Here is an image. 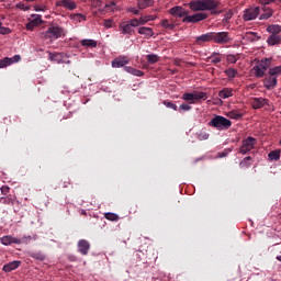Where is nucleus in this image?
I'll list each match as a JSON object with an SVG mask.
<instances>
[{"instance_id": "37", "label": "nucleus", "mask_w": 281, "mask_h": 281, "mask_svg": "<svg viewBox=\"0 0 281 281\" xmlns=\"http://www.w3.org/2000/svg\"><path fill=\"white\" fill-rule=\"evenodd\" d=\"M269 76L272 77H277V76H281V65L280 66H276L274 68H270L269 69Z\"/></svg>"}, {"instance_id": "31", "label": "nucleus", "mask_w": 281, "mask_h": 281, "mask_svg": "<svg viewBox=\"0 0 281 281\" xmlns=\"http://www.w3.org/2000/svg\"><path fill=\"white\" fill-rule=\"evenodd\" d=\"M269 161H280V150H272L268 154Z\"/></svg>"}, {"instance_id": "59", "label": "nucleus", "mask_w": 281, "mask_h": 281, "mask_svg": "<svg viewBox=\"0 0 281 281\" xmlns=\"http://www.w3.org/2000/svg\"><path fill=\"white\" fill-rule=\"evenodd\" d=\"M116 3L115 1H111L110 3L105 4V10H109V8H115Z\"/></svg>"}, {"instance_id": "60", "label": "nucleus", "mask_w": 281, "mask_h": 281, "mask_svg": "<svg viewBox=\"0 0 281 281\" xmlns=\"http://www.w3.org/2000/svg\"><path fill=\"white\" fill-rule=\"evenodd\" d=\"M128 11L132 12V14H135L136 16L139 14V9L131 8Z\"/></svg>"}, {"instance_id": "8", "label": "nucleus", "mask_w": 281, "mask_h": 281, "mask_svg": "<svg viewBox=\"0 0 281 281\" xmlns=\"http://www.w3.org/2000/svg\"><path fill=\"white\" fill-rule=\"evenodd\" d=\"M258 14H260V7L246 9L243 19L244 21H255V19H258Z\"/></svg>"}, {"instance_id": "3", "label": "nucleus", "mask_w": 281, "mask_h": 281, "mask_svg": "<svg viewBox=\"0 0 281 281\" xmlns=\"http://www.w3.org/2000/svg\"><path fill=\"white\" fill-rule=\"evenodd\" d=\"M63 36H65V29L60 26H49L42 33V38H45L46 41H58V38Z\"/></svg>"}, {"instance_id": "64", "label": "nucleus", "mask_w": 281, "mask_h": 281, "mask_svg": "<svg viewBox=\"0 0 281 281\" xmlns=\"http://www.w3.org/2000/svg\"><path fill=\"white\" fill-rule=\"evenodd\" d=\"M78 16H79L80 19H85V15H82V14H78Z\"/></svg>"}, {"instance_id": "34", "label": "nucleus", "mask_w": 281, "mask_h": 281, "mask_svg": "<svg viewBox=\"0 0 281 281\" xmlns=\"http://www.w3.org/2000/svg\"><path fill=\"white\" fill-rule=\"evenodd\" d=\"M30 258H34V260H40L41 262H43V260H45V254L37 251V252H30L29 254Z\"/></svg>"}, {"instance_id": "48", "label": "nucleus", "mask_w": 281, "mask_h": 281, "mask_svg": "<svg viewBox=\"0 0 281 281\" xmlns=\"http://www.w3.org/2000/svg\"><path fill=\"white\" fill-rule=\"evenodd\" d=\"M15 8H18V10H23V12H27V10H30V7L25 5V3L23 2H19Z\"/></svg>"}, {"instance_id": "33", "label": "nucleus", "mask_w": 281, "mask_h": 281, "mask_svg": "<svg viewBox=\"0 0 281 281\" xmlns=\"http://www.w3.org/2000/svg\"><path fill=\"white\" fill-rule=\"evenodd\" d=\"M80 44L82 47H98V42L95 40H81Z\"/></svg>"}, {"instance_id": "22", "label": "nucleus", "mask_w": 281, "mask_h": 281, "mask_svg": "<svg viewBox=\"0 0 281 281\" xmlns=\"http://www.w3.org/2000/svg\"><path fill=\"white\" fill-rule=\"evenodd\" d=\"M138 34L145 36V38H150L151 36H155V32L148 26H143L138 29Z\"/></svg>"}, {"instance_id": "9", "label": "nucleus", "mask_w": 281, "mask_h": 281, "mask_svg": "<svg viewBox=\"0 0 281 281\" xmlns=\"http://www.w3.org/2000/svg\"><path fill=\"white\" fill-rule=\"evenodd\" d=\"M48 60H50L52 63H57V65L69 63L67 61V55H65V53L48 52Z\"/></svg>"}, {"instance_id": "21", "label": "nucleus", "mask_w": 281, "mask_h": 281, "mask_svg": "<svg viewBox=\"0 0 281 281\" xmlns=\"http://www.w3.org/2000/svg\"><path fill=\"white\" fill-rule=\"evenodd\" d=\"M234 95V89L232 88H224L218 92V98L222 100H227V98H232Z\"/></svg>"}, {"instance_id": "49", "label": "nucleus", "mask_w": 281, "mask_h": 281, "mask_svg": "<svg viewBox=\"0 0 281 281\" xmlns=\"http://www.w3.org/2000/svg\"><path fill=\"white\" fill-rule=\"evenodd\" d=\"M12 32V30H10L9 27L2 26V23L0 22V34H10Z\"/></svg>"}, {"instance_id": "58", "label": "nucleus", "mask_w": 281, "mask_h": 281, "mask_svg": "<svg viewBox=\"0 0 281 281\" xmlns=\"http://www.w3.org/2000/svg\"><path fill=\"white\" fill-rule=\"evenodd\" d=\"M1 192L4 195L8 194V192H10V187H5V186L1 187Z\"/></svg>"}, {"instance_id": "20", "label": "nucleus", "mask_w": 281, "mask_h": 281, "mask_svg": "<svg viewBox=\"0 0 281 281\" xmlns=\"http://www.w3.org/2000/svg\"><path fill=\"white\" fill-rule=\"evenodd\" d=\"M138 10H146V8H153L155 0H136Z\"/></svg>"}, {"instance_id": "55", "label": "nucleus", "mask_w": 281, "mask_h": 281, "mask_svg": "<svg viewBox=\"0 0 281 281\" xmlns=\"http://www.w3.org/2000/svg\"><path fill=\"white\" fill-rule=\"evenodd\" d=\"M11 60V65H13V63H19L21 60V55H14L13 57L10 58Z\"/></svg>"}, {"instance_id": "6", "label": "nucleus", "mask_w": 281, "mask_h": 281, "mask_svg": "<svg viewBox=\"0 0 281 281\" xmlns=\"http://www.w3.org/2000/svg\"><path fill=\"white\" fill-rule=\"evenodd\" d=\"M256 144H258V140L255 137L248 136L243 140L239 153H241V155H247V153L254 150Z\"/></svg>"}, {"instance_id": "46", "label": "nucleus", "mask_w": 281, "mask_h": 281, "mask_svg": "<svg viewBox=\"0 0 281 281\" xmlns=\"http://www.w3.org/2000/svg\"><path fill=\"white\" fill-rule=\"evenodd\" d=\"M261 5H271V3H281V0H259Z\"/></svg>"}, {"instance_id": "29", "label": "nucleus", "mask_w": 281, "mask_h": 281, "mask_svg": "<svg viewBox=\"0 0 281 281\" xmlns=\"http://www.w3.org/2000/svg\"><path fill=\"white\" fill-rule=\"evenodd\" d=\"M254 164V158L251 156L245 157L240 162V168H249Z\"/></svg>"}, {"instance_id": "25", "label": "nucleus", "mask_w": 281, "mask_h": 281, "mask_svg": "<svg viewBox=\"0 0 281 281\" xmlns=\"http://www.w3.org/2000/svg\"><path fill=\"white\" fill-rule=\"evenodd\" d=\"M263 12L260 16L259 20L260 21H267V19H271V16H273V10L269 9V8H263Z\"/></svg>"}, {"instance_id": "26", "label": "nucleus", "mask_w": 281, "mask_h": 281, "mask_svg": "<svg viewBox=\"0 0 281 281\" xmlns=\"http://www.w3.org/2000/svg\"><path fill=\"white\" fill-rule=\"evenodd\" d=\"M221 54L218 53H212V55L206 58V63H213L214 65L221 63Z\"/></svg>"}, {"instance_id": "16", "label": "nucleus", "mask_w": 281, "mask_h": 281, "mask_svg": "<svg viewBox=\"0 0 281 281\" xmlns=\"http://www.w3.org/2000/svg\"><path fill=\"white\" fill-rule=\"evenodd\" d=\"M125 65H128V57H126V56H119L112 60V67L114 69H120L121 67H124Z\"/></svg>"}, {"instance_id": "51", "label": "nucleus", "mask_w": 281, "mask_h": 281, "mask_svg": "<svg viewBox=\"0 0 281 281\" xmlns=\"http://www.w3.org/2000/svg\"><path fill=\"white\" fill-rule=\"evenodd\" d=\"M34 19L32 20L36 25H41L43 23V19L41 15H32Z\"/></svg>"}, {"instance_id": "11", "label": "nucleus", "mask_w": 281, "mask_h": 281, "mask_svg": "<svg viewBox=\"0 0 281 281\" xmlns=\"http://www.w3.org/2000/svg\"><path fill=\"white\" fill-rule=\"evenodd\" d=\"M252 109L258 110L263 106H269V99L266 98H252L250 101Z\"/></svg>"}, {"instance_id": "41", "label": "nucleus", "mask_w": 281, "mask_h": 281, "mask_svg": "<svg viewBox=\"0 0 281 281\" xmlns=\"http://www.w3.org/2000/svg\"><path fill=\"white\" fill-rule=\"evenodd\" d=\"M32 240V236H23L22 238H18L16 245H27Z\"/></svg>"}, {"instance_id": "62", "label": "nucleus", "mask_w": 281, "mask_h": 281, "mask_svg": "<svg viewBox=\"0 0 281 281\" xmlns=\"http://www.w3.org/2000/svg\"><path fill=\"white\" fill-rule=\"evenodd\" d=\"M44 10L45 9H43V8L38 7V5L35 7V12H43Z\"/></svg>"}, {"instance_id": "23", "label": "nucleus", "mask_w": 281, "mask_h": 281, "mask_svg": "<svg viewBox=\"0 0 281 281\" xmlns=\"http://www.w3.org/2000/svg\"><path fill=\"white\" fill-rule=\"evenodd\" d=\"M161 27H165V30H175L177 27V24H175V21L165 19L160 22Z\"/></svg>"}, {"instance_id": "17", "label": "nucleus", "mask_w": 281, "mask_h": 281, "mask_svg": "<svg viewBox=\"0 0 281 281\" xmlns=\"http://www.w3.org/2000/svg\"><path fill=\"white\" fill-rule=\"evenodd\" d=\"M59 8H65V10H76L78 4L74 0H61L56 3Z\"/></svg>"}, {"instance_id": "27", "label": "nucleus", "mask_w": 281, "mask_h": 281, "mask_svg": "<svg viewBox=\"0 0 281 281\" xmlns=\"http://www.w3.org/2000/svg\"><path fill=\"white\" fill-rule=\"evenodd\" d=\"M124 69L127 71V74H131L132 76H136L137 78H142V76H144V71L139 69H135L133 67H125Z\"/></svg>"}, {"instance_id": "47", "label": "nucleus", "mask_w": 281, "mask_h": 281, "mask_svg": "<svg viewBox=\"0 0 281 281\" xmlns=\"http://www.w3.org/2000/svg\"><path fill=\"white\" fill-rule=\"evenodd\" d=\"M162 104L167 106V109H172L173 111H178L177 104L170 102V101H164Z\"/></svg>"}, {"instance_id": "54", "label": "nucleus", "mask_w": 281, "mask_h": 281, "mask_svg": "<svg viewBox=\"0 0 281 281\" xmlns=\"http://www.w3.org/2000/svg\"><path fill=\"white\" fill-rule=\"evenodd\" d=\"M257 66H259L265 71H267V69H269V64L267 63V60L259 63Z\"/></svg>"}, {"instance_id": "30", "label": "nucleus", "mask_w": 281, "mask_h": 281, "mask_svg": "<svg viewBox=\"0 0 281 281\" xmlns=\"http://www.w3.org/2000/svg\"><path fill=\"white\" fill-rule=\"evenodd\" d=\"M225 76H227V78H229V80H233V78H236V76H238V69L235 68H227L226 70H224Z\"/></svg>"}, {"instance_id": "14", "label": "nucleus", "mask_w": 281, "mask_h": 281, "mask_svg": "<svg viewBox=\"0 0 281 281\" xmlns=\"http://www.w3.org/2000/svg\"><path fill=\"white\" fill-rule=\"evenodd\" d=\"M90 249H91V245L87 239H80L78 241V251L81 254V256H87Z\"/></svg>"}, {"instance_id": "39", "label": "nucleus", "mask_w": 281, "mask_h": 281, "mask_svg": "<svg viewBox=\"0 0 281 281\" xmlns=\"http://www.w3.org/2000/svg\"><path fill=\"white\" fill-rule=\"evenodd\" d=\"M198 139L200 142H205V139H210V134L207 132H205V131H200L198 133Z\"/></svg>"}, {"instance_id": "61", "label": "nucleus", "mask_w": 281, "mask_h": 281, "mask_svg": "<svg viewBox=\"0 0 281 281\" xmlns=\"http://www.w3.org/2000/svg\"><path fill=\"white\" fill-rule=\"evenodd\" d=\"M145 19L148 21H155V19H157V15H145Z\"/></svg>"}, {"instance_id": "63", "label": "nucleus", "mask_w": 281, "mask_h": 281, "mask_svg": "<svg viewBox=\"0 0 281 281\" xmlns=\"http://www.w3.org/2000/svg\"><path fill=\"white\" fill-rule=\"evenodd\" d=\"M3 201H5V198L0 199V203H3Z\"/></svg>"}, {"instance_id": "50", "label": "nucleus", "mask_w": 281, "mask_h": 281, "mask_svg": "<svg viewBox=\"0 0 281 281\" xmlns=\"http://www.w3.org/2000/svg\"><path fill=\"white\" fill-rule=\"evenodd\" d=\"M132 27H139V20L138 19H132L127 22Z\"/></svg>"}, {"instance_id": "45", "label": "nucleus", "mask_w": 281, "mask_h": 281, "mask_svg": "<svg viewBox=\"0 0 281 281\" xmlns=\"http://www.w3.org/2000/svg\"><path fill=\"white\" fill-rule=\"evenodd\" d=\"M226 60L231 65H236V63H238V58H236V55H232V54L226 56Z\"/></svg>"}, {"instance_id": "13", "label": "nucleus", "mask_w": 281, "mask_h": 281, "mask_svg": "<svg viewBox=\"0 0 281 281\" xmlns=\"http://www.w3.org/2000/svg\"><path fill=\"white\" fill-rule=\"evenodd\" d=\"M119 27L121 34H124L125 36H127V38H131V36H133V34L135 33V30H133L128 22L121 23Z\"/></svg>"}, {"instance_id": "10", "label": "nucleus", "mask_w": 281, "mask_h": 281, "mask_svg": "<svg viewBox=\"0 0 281 281\" xmlns=\"http://www.w3.org/2000/svg\"><path fill=\"white\" fill-rule=\"evenodd\" d=\"M171 16H178V19H186L190 14V11L186 10L182 7H173L169 10Z\"/></svg>"}, {"instance_id": "7", "label": "nucleus", "mask_w": 281, "mask_h": 281, "mask_svg": "<svg viewBox=\"0 0 281 281\" xmlns=\"http://www.w3.org/2000/svg\"><path fill=\"white\" fill-rule=\"evenodd\" d=\"M209 14L205 12H198L193 15H187L182 19V23H201V21H205L209 19Z\"/></svg>"}, {"instance_id": "4", "label": "nucleus", "mask_w": 281, "mask_h": 281, "mask_svg": "<svg viewBox=\"0 0 281 281\" xmlns=\"http://www.w3.org/2000/svg\"><path fill=\"white\" fill-rule=\"evenodd\" d=\"M213 43L216 45H227V43H232L234 38L229 32H212Z\"/></svg>"}, {"instance_id": "44", "label": "nucleus", "mask_w": 281, "mask_h": 281, "mask_svg": "<svg viewBox=\"0 0 281 281\" xmlns=\"http://www.w3.org/2000/svg\"><path fill=\"white\" fill-rule=\"evenodd\" d=\"M233 148L224 149L223 151L217 153L218 159H223V157H227L229 153H232Z\"/></svg>"}, {"instance_id": "18", "label": "nucleus", "mask_w": 281, "mask_h": 281, "mask_svg": "<svg viewBox=\"0 0 281 281\" xmlns=\"http://www.w3.org/2000/svg\"><path fill=\"white\" fill-rule=\"evenodd\" d=\"M20 267H21V261L14 260V261H11V262L4 265L2 267V271H4V273H10L11 271L19 269Z\"/></svg>"}, {"instance_id": "5", "label": "nucleus", "mask_w": 281, "mask_h": 281, "mask_svg": "<svg viewBox=\"0 0 281 281\" xmlns=\"http://www.w3.org/2000/svg\"><path fill=\"white\" fill-rule=\"evenodd\" d=\"M182 99L186 102H189V104H196V101L199 100H206L207 99V93L205 92H186L182 94Z\"/></svg>"}, {"instance_id": "28", "label": "nucleus", "mask_w": 281, "mask_h": 281, "mask_svg": "<svg viewBox=\"0 0 281 281\" xmlns=\"http://www.w3.org/2000/svg\"><path fill=\"white\" fill-rule=\"evenodd\" d=\"M267 32H269V34H271V35L274 34V35L278 36V34H280V32H281V26L278 25V24L269 25V26L267 27Z\"/></svg>"}, {"instance_id": "56", "label": "nucleus", "mask_w": 281, "mask_h": 281, "mask_svg": "<svg viewBox=\"0 0 281 281\" xmlns=\"http://www.w3.org/2000/svg\"><path fill=\"white\" fill-rule=\"evenodd\" d=\"M103 25L104 27H108V29L113 27V20H105Z\"/></svg>"}, {"instance_id": "40", "label": "nucleus", "mask_w": 281, "mask_h": 281, "mask_svg": "<svg viewBox=\"0 0 281 281\" xmlns=\"http://www.w3.org/2000/svg\"><path fill=\"white\" fill-rule=\"evenodd\" d=\"M254 71L256 78H262L265 76V70H262L258 65L254 66Z\"/></svg>"}, {"instance_id": "38", "label": "nucleus", "mask_w": 281, "mask_h": 281, "mask_svg": "<svg viewBox=\"0 0 281 281\" xmlns=\"http://www.w3.org/2000/svg\"><path fill=\"white\" fill-rule=\"evenodd\" d=\"M10 65H12V59H10L9 57L0 59V69H3L4 67H10Z\"/></svg>"}, {"instance_id": "19", "label": "nucleus", "mask_w": 281, "mask_h": 281, "mask_svg": "<svg viewBox=\"0 0 281 281\" xmlns=\"http://www.w3.org/2000/svg\"><path fill=\"white\" fill-rule=\"evenodd\" d=\"M0 241L8 247L9 245H16V243H19V238L16 237H12L10 235H5L3 237L0 238Z\"/></svg>"}, {"instance_id": "12", "label": "nucleus", "mask_w": 281, "mask_h": 281, "mask_svg": "<svg viewBox=\"0 0 281 281\" xmlns=\"http://www.w3.org/2000/svg\"><path fill=\"white\" fill-rule=\"evenodd\" d=\"M205 43H213L212 32L195 37V45H205Z\"/></svg>"}, {"instance_id": "43", "label": "nucleus", "mask_w": 281, "mask_h": 281, "mask_svg": "<svg viewBox=\"0 0 281 281\" xmlns=\"http://www.w3.org/2000/svg\"><path fill=\"white\" fill-rule=\"evenodd\" d=\"M232 16H234V13L232 11H228L224 14V19L222 20V23L225 25L229 23Z\"/></svg>"}, {"instance_id": "2", "label": "nucleus", "mask_w": 281, "mask_h": 281, "mask_svg": "<svg viewBox=\"0 0 281 281\" xmlns=\"http://www.w3.org/2000/svg\"><path fill=\"white\" fill-rule=\"evenodd\" d=\"M209 126L216 128V131H227L232 127V121L225 116L214 115V117L209 122Z\"/></svg>"}, {"instance_id": "36", "label": "nucleus", "mask_w": 281, "mask_h": 281, "mask_svg": "<svg viewBox=\"0 0 281 281\" xmlns=\"http://www.w3.org/2000/svg\"><path fill=\"white\" fill-rule=\"evenodd\" d=\"M146 60L149 63V65H155V63H159V56L155 54L146 55Z\"/></svg>"}, {"instance_id": "24", "label": "nucleus", "mask_w": 281, "mask_h": 281, "mask_svg": "<svg viewBox=\"0 0 281 281\" xmlns=\"http://www.w3.org/2000/svg\"><path fill=\"white\" fill-rule=\"evenodd\" d=\"M267 43H268V45H271V46H273V45H280V43H281V36H280V35H276V34L270 35V36L268 37V40H267Z\"/></svg>"}, {"instance_id": "53", "label": "nucleus", "mask_w": 281, "mask_h": 281, "mask_svg": "<svg viewBox=\"0 0 281 281\" xmlns=\"http://www.w3.org/2000/svg\"><path fill=\"white\" fill-rule=\"evenodd\" d=\"M180 111H191L192 110V106H190V104L188 103H182L180 106H179Z\"/></svg>"}, {"instance_id": "35", "label": "nucleus", "mask_w": 281, "mask_h": 281, "mask_svg": "<svg viewBox=\"0 0 281 281\" xmlns=\"http://www.w3.org/2000/svg\"><path fill=\"white\" fill-rule=\"evenodd\" d=\"M246 38H247V41H250L251 43H256L260 38V36H258V33L248 32V33H246Z\"/></svg>"}, {"instance_id": "42", "label": "nucleus", "mask_w": 281, "mask_h": 281, "mask_svg": "<svg viewBox=\"0 0 281 281\" xmlns=\"http://www.w3.org/2000/svg\"><path fill=\"white\" fill-rule=\"evenodd\" d=\"M104 218H106L108 221H120V215L115 213H105Z\"/></svg>"}, {"instance_id": "15", "label": "nucleus", "mask_w": 281, "mask_h": 281, "mask_svg": "<svg viewBox=\"0 0 281 281\" xmlns=\"http://www.w3.org/2000/svg\"><path fill=\"white\" fill-rule=\"evenodd\" d=\"M277 85H278V77H273L272 75H270L269 77H266V79L263 80V87L268 89V91L276 89Z\"/></svg>"}, {"instance_id": "57", "label": "nucleus", "mask_w": 281, "mask_h": 281, "mask_svg": "<svg viewBox=\"0 0 281 281\" xmlns=\"http://www.w3.org/2000/svg\"><path fill=\"white\" fill-rule=\"evenodd\" d=\"M146 23H148V22H147V20H146L145 16H140V18L138 19V25H146Z\"/></svg>"}, {"instance_id": "52", "label": "nucleus", "mask_w": 281, "mask_h": 281, "mask_svg": "<svg viewBox=\"0 0 281 281\" xmlns=\"http://www.w3.org/2000/svg\"><path fill=\"white\" fill-rule=\"evenodd\" d=\"M36 26H37V25H36L33 21L26 23V30H27L29 32H34V27H36Z\"/></svg>"}, {"instance_id": "1", "label": "nucleus", "mask_w": 281, "mask_h": 281, "mask_svg": "<svg viewBox=\"0 0 281 281\" xmlns=\"http://www.w3.org/2000/svg\"><path fill=\"white\" fill-rule=\"evenodd\" d=\"M221 1L218 0H193L189 2L192 12H210L212 15L222 14L223 10H218Z\"/></svg>"}, {"instance_id": "32", "label": "nucleus", "mask_w": 281, "mask_h": 281, "mask_svg": "<svg viewBox=\"0 0 281 281\" xmlns=\"http://www.w3.org/2000/svg\"><path fill=\"white\" fill-rule=\"evenodd\" d=\"M227 117H229L231 120H243V113L236 110H232L227 113Z\"/></svg>"}]
</instances>
